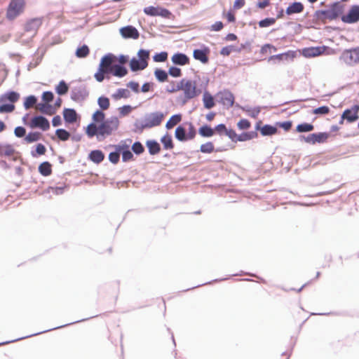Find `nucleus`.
Here are the masks:
<instances>
[{
    "instance_id": "1",
    "label": "nucleus",
    "mask_w": 359,
    "mask_h": 359,
    "mask_svg": "<svg viewBox=\"0 0 359 359\" xmlns=\"http://www.w3.org/2000/svg\"><path fill=\"white\" fill-rule=\"evenodd\" d=\"M128 61V57L121 55L118 57L112 53L104 55L101 60L95 79L98 82H102L105 78L109 79L110 75L116 77H123L128 74L126 67L121 65H125Z\"/></svg>"
},
{
    "instance_id": "2",
    "label": "nucleus",
    "mask_w": 359,
    "mask_h": 359,
    "mask_svg": "<svg viewBox=\"0 0 359 359\" xmlns=\"http://www.w3.org/2000/svg\"><path fill=\"white\" fill-rule=\"evenodd\" d=\"M26 8L25 0H11L6 11V18L8 21H13L22 15Z\"/></svg>"
},
{
    "instance_id": "3",
    "label": "nucleus",
    "mask_w": 359,
    "mask_h": 359,
    "mask_svg": "<svg viewBox=\"0 0 359 359\" xmlns=\"http://www.w3.org/2000/svg\"><path fill=\"white\" fill-rule=\"evenodd\" d=\"M19 99L20 94L14 91H10L1 95L0 96V102H10L11 103L0 105V114L13 112L15 108L13 104Z\"/></svg>"
},
{
    "instance_id": "4",
    "label": "nucleus",
    "mask_w": 359,
    "mask_h": 359,
    "mask_svg": "<svg viewBox=\"0 0 359 359\" xmlns=\"http://www.w3.org/2000/svg\"><path fill=\"white\" fill-rule=\"evenodd\" d=\"M181 90L186 100L193 99L201 93V90L197 87L196 81L187 79H182Z\"/></svg>"
},
{
    "instance_id": "5",
    "label": "nucleus",
    "mask_w": 359,
    "mask_h": 359,
    "mask_svg": "<svg viewBox=\"0 0 359 359\" xmlns=\"http://www.w3.org/2000/svg\"><path fill=\"white\" fill-rule=\"evenodd\" d=\"M339 60L350 67L359 64V46L343 50Z\"/></svg>"
},
{
    "instance_id": "6",
    "label": "nucleus",
    "mask_w": 359,
    "mask_h": 359,
    "mask_svg": "<svg viewBox=\"0 0 359 359\" xmlns=\"http://www.w3.org/2000/svg\"><path fill=\"white\" fill-rule=\"evenodd\" d=\"M120 121L116 116H111L99 125V135H110L119 127Z\"/></svg>"
},
{
    "instance_id": "7",
    "label": "nucleus",
    "mask_w": 359,
    "mask_h": 359,
    "mask_svg": "<svg viewBox=\"0 0 359 359\" xmlns=\"http://www.w3.org/2000/svg\"><path fill=\"white\" fill-rule=\"evenodd\" d=\"M164 118L163 113L156 111L147 114L142 121V128H151L161 125Z\"/></svg>"
},
{
    "instance_id": "8",
    "label": "nucleus",
    "mask_w": 359,
    "mask_h": 359,
    "mask_svg": "<svg viewBox=\"0 0 359 359\" xmlns=\"http://www.w3.org/2000/svg\"><path fill=\"white\" fill-rule=\"evenodd\" d=\"M341 13V6L338 4H334L329 9L319 11L318 17L323 21L333 20L337 18Z\"/></svg>"
},
{
    "instance_id": "9",
    "label": "nucleus",
    "mask_w": 359,
    "mask_h": 359,
    "mask_svg": "<svg viewBox=\"0 0 359 359\" xmlns=\"http://www.w3.org/2000/svg\"><path fill=\"white\" fill-rule=\"evenodd\" d=\"M359 104H354L349 109L344 111L339 121L340 124H343L344 121L348 123H353L359 118Z\"/></svg>"
},
{
    "instance_id": "10",
    "label": "nucleus",
    "mask_w": 359,
    "mask_h": 359,
    "mask_svg": "<svg viewBox=\"0 0 359 359\" xmlns=\"http://www.w3.org/2000/svg\"><path fill=\"white\" fill-rule=\"evenodd\" d=\"M28 126L31 128H40L43 131L48 130L50 128L48 120L42 116L33 117L29 122Z\"/></svg>"
},
{
    "instance_id": "11",
    "label": "nucleus",
    "mask_w": 359,
    "mask_h": 359,
    "mask_svg": "<svg viewBox=\"0 0 359 359\" xmlns=\"http://www.w3.org/2000/svg\"><path fill=\"white\" fill-rule=\"evenodd\" d=\"M144 13L150 16H161L169 18L171 13L166 8L161 7L148 6L144 8Z\"/></svg>"
},
{
    "instance_id": "12",
    "label": "nucleus",
    "mask_w": 359,
    "mask_h": 359,
    "mask_svg": "<svg viewBox=\"0 0 359 359\" xmlns=\"http://www.w3.org/2000/svg\"><path fill=\"white\" fill-rule=\"evenodd\" d=\"M341 20L349 24L359 21V6H353L346 15L341 16Z\"/></svg>"
},
{
    "instance_id": "13",
    "label": "nucleus",
    "mask_w": 359,
    "mask_h": 359,
    "mask_svg": "<svg viewBox=\"0 0 359 359\" xmlns=\"http://www.w3.org/2000/svg\"><path fill=\"white\" fill-rule=\"evenodd\" d=\"M120 33L125 39H137L140 36L138 30L131 25L122 27L120 29Z\"/></svg>"
},
{
    "instance_id": "14",
    "label": "nucleus",
    "mask_w": 359,
    "mask_h": 359,
    "mask_svg": "<svg viewBox=\"0 0 359 359\" xmlns=\"http://www.w3.org/2000/svg\"><path fill=\"white\" fill-rule=\"evenodd\" d=\"M217 95L220 100V102L224 106L231 107L233 105L234 96L230 91L224 90L223 91L219 92Z\"/></svg>"
},
{
    "instance_id": "15",
    "label": "nucleus",
    "mask_w": 359,
    "mask_h": 359,
    "mask_svg": "<svg viewBox=\"0 0 359 359\" xmlns=\"http://www.w3.org/2000/svg\"><path fill=\"white\" fill-rule=\"evenodd\" d=\"M171 60L173 64L180 66L189 65L190 62L189 57L181 53L174 54L171 57Z\"/></svg>"
},
{
    "instance_id": "16",
    "label": "nucleus",
    "mask_w": 359,
    "mask_h": 359,
    "mask_svg": "<svg viewBox=\"0 0 359 359\" xmlns=\"http://www.w3.org/2000/svg\"><path fill=\"white\" fill-rule=\"evenodd\" d=\"M325 47H311L303 50V55L306 57H316L323 53Z\"/></svg>"
},
{
    "instance_id": "17",
    "label": "nucleus",
    "mask_w": 359,
    "mask_h": 359,
    "mask_svg": "<svg viewBox=\"0 0 359 359\" xmlns=\"http://www.w3.org/2000/svg\"><path fill=\"white\" fill-rule=\"evenodd\" d=\"M260 121L257 123L256 129L259 130L263 136L273 135L278 131L276 127L270 125H264L263 127H260Z\"/></svg>"
},
{
    "instance_id": "18",
    "label": "nucleus",
    "mask_w": 359,
    "mask_h": 359,
    "mask_svg": "<svg viewBox=\"0 0 359 359\" xmlns=\"http://www.w3.org/2000/svg\"><path fill=\"white\" fill-rule=\"evenodd\" d=\"M41 25V21L39 18H34L28 21L25 25V30L27 32H32L35 34Z\"/></svg>"
},
{
    "instance_id": "19",
    "label": "nucleus",
    "mask_w": 359,
    "mask_h": 359,
    "mask_svg": "<svg viewBox=\"0 0 359 359\" xmlns=\"http://www.w3.org/2000/svg\"><path fill=\"white\" fill-rule=\"evenodd\" d=\"M304 6L301 2H294L286 9V14L288 15L300 13L304 11Z\"/></svg>"
},
{
    "instance_id": "20",
    "label": "nucleus",
    "mask_w": 359,
    "mask_h": 359,
    "mask_svg": "<svg viewBox=\"0 0 359 359\" xmlns=\"http://www.w3.org/2000/svg\"><path fill=\"white\" fill-rule=\"evenodd\" d=\"M88 158L93 163L98 164L104 160V155L100 150H93L89 154Z\"/></svg>"
},
{
    "instance_id": "21",
    "label": "nucleus",
    "mask_w": 359,
    "mask_h": 359,
    "mask_svg": "<svg viewBox=\"0 0 359 359\" xmlns=\"http://www.w3.org/2000/svg\"><path fill=\"white\" fill-rule=\"evenodd\" d=\"M15 154V149L11 144H0V156L11 157Z\"/></svg>"
},
{
    "instance_id": "22",
    "label": "nucleus",
    "mask_w": 359,
    "mask_h": 359,
    "mask_svg": "<svg viewBox=\"0 0 359 359\" xmlns=\"http://www.w3.org/2000/svg\"><path fill=\"white\" fill-rule=\"evenodd\" d=\"M39 172L45 177L50 175L52 173L51 164L47 161L43 162L39 166Z\"/></svg>"
},
{
    "instance_id": "23",
    "label": "nucleus",
    "mask_w": 359,
    "mask_h": 359,
    "mask_svg": "<svg viewBox=\"0 0 359 359\" xmlns=\"http://www.w3.org/2000/svg\"><path fill=\"white\" fill-rule=\"evenodd\" d=\"M193 56L196 60H199L203 63H207L208 62V57L205 50L196 49L194 50Z\"/></svg>"
},
{
    "instance_id": "24",
    "label": "nucleus",
    "mask_w": 359,
    "mask_h": 359,
    "mask_svg": "<svg viewBox=\"0 0 359 359\" xmlns=\"http://www.w3.org/2000/svg\"><path fill=\"white\" fill-rule=\"evenodd\" d=\"M64 118L67 123H74L76 121V113L74 109H65L63 112Z\"/></svg>"
},
{
    "instance_id": "25",
    "label": "nucleus",
    "mask_w": 359,
    "mask_h": 359,
    "mask_svg": "<svg viewBox=\"0 0 359 359\" xmlns=\"http://www.w3.org/2000/svg\"><path fill=\"white\" fill-rule=\"evenodd\" d=\"M182 79L179 81H171L166 86V91L169 93H175L181 90Z\"/></svg>"
},
{
    "instance_id": "26",
    "label": "nucleus",
    "mask_w": 359,
    "mask_h": 359,
    "mask_svg": "<svg viewBox=\"0 0 359 359\" xmlns=\"http://www.w3.org/2000/svg\"><path fill=\"white\" fill-rule=\"evenodd\" d=\"M146 144L150 154L155 155L159 153L161 147L160 144L154 140H149L147 142Z\"/></svg>"
},
{
    "instance_id": "27",
    "label": "nucleus",
    "mask_w": 359,
    "mask_h": 359,
    "mask_svg": "<svg viewBox=\"0 0 359 359\" xmlns=\"http://www.w3.org/2000/svg\"><path fill=\"white\" fill-rule=\"evenodd\" d=\"M198 133L202 137H210L215 135V130L210 126L204 125L199 128Z\"/></svg>"
},
{
    "instance_id": "28",
    "label": "nucleus",
    "mask_w": 359,
    "mask_h": 359,
    "mask_svg": "<svg viewBox=\"0 0 359 359\" xmlns=\"http://www.w3.org/2000/svg\"><path fill=\"white\" fill-rule=\"evenodd\" d=\"M161 142L165 149H172L174 148L172 137L169 134H166L163 136L161 139Z\"/></svg>"
},
{
    "instance_id": "29",
    "label": "nucleus",
    "mask_w": 359,
    "mask_h": 359,
    "mask_svg": "<svg viewBox=\"0 0 359 359\" xmlns=\"http://www.w3.org/2000/svg\"><path fill=\"white\" fill-rule=\"evenodd\" d=\"M130 67L132 71L136 72L138 70H142L145 69L147 67L144 65L142 66V61L135 57H133L131 59L130 62Z\"/></svg>"
},
{
    "instance_id": "30",
    "label": "nucleus",
    "mask_w": 359,
    "mask_h": 359,
    "mask_svg": "<svg viewBox=\"0 0 359 359\" xmlns=\"http://www.w3.org/2000/svg\"><path fill=\"white\" fill-rule=\"evenodd\" d=\"M182 120L181 114H175L172 116L170 119L166 123V128L168 129H171L177 124H178Z\"/></svg>"
},
{
    "instance_id": "31",
    "label": "nucleus",
    "mask_w": 359,
    "mask_h": 359,
    "mask_svg": "<svg viewBox=\"0 0 359 359\" xmlns=\"http://www.w3.org/2000/svg\"><path fill=\"white\" fill-rule=\"evenodd\" d=\"M257 137V133L254 131L243 133L238 136V142H245L250 140Z\"/></svg>"
},
{
    "instance_id": "32",
    "label": "nucleus",
    "mask_w": 359,
    "mask_h": 359,
    "mask_svg": "<svg viewBox=\"0 0 359 359\" xmlns=\"http://www.w3.org/2000/svg\"><path fill=\"white\" fill-rule=\"evenodd\" d=\"M137 55L139 57V60L142 61V65L147 67L148 66V60L149 58V52L146 50L141 49L138 51Z\"/></svg>"
},
{
    "instance_id": "33",
    "label": "nucleus",
    "mask_w": 359,
    "mask_h": 359,
    "mask_svg": "<svg viewBox=\"0 0 359 359\" xmlns=\"http://www.w3.org/2000/svg\"><path fill=\"white\" fill-rule=\"evenodd\" d=\"M36 108L42 113L52 115L54 114V111L50 105L47 103H40L37 105Z\"/></svg>"
},
{
    "instance_id": "34",
    "label": "nucleus",
    "mask_w": 359,
    "mask_h": 359,
    "mask_svg": "<svg viewBox=\"0 0 359 359\" xmlns=\"http://www.w3.org/2000/svg\"><path fill=\"white\" fill-rule=\"evenodd\" d=\"M313 128V125L308 123H303L297 126L296 131L298 133H306L312 131Z\"/></svg>"
},
{
    "instance_id": "35",
    "label": "nucleus",
    "mask_w": 359,
    "mask_h": 359,
    "mask_svg": "<svg viewBox=\"0 0 359 359\" xmlns=\"http://www.w3.org/2000/svg\"><path fill=\"white\" fill-rule=\"evenodd\" d=\"M41 138V134L39 132H32V133H28L25 136V140L27 143H32V142L38 141Z\"/></svg>"
},
{
    "instance_id": "36",
    "label": "nucleus",
    "mask_w": 359,
    "mask_h": 359,
    "mask_svg": "<svg viewBox=\"0 0 359 359\" xmlns=\"http://www.w3.org/2000/svg\"><path fill=\"white\" fill-rule=\"evenodd\" d=\"M86 134L89 137H93L96 135H99V126H97L95 123H90L87 126Z\"/></svg>"
},
{
    "instance_id": "37",
    "label": "nucleus",
    "mask_w": 359,
    "mask_h": 359,
    "mask_svg": "<svg viewBox=\"0 0 359 359\" xmlns=\"http://www.w3.org/2000/svg\"><path fill=\"white\" fill-rule=\"evenodd\" d=\"M90 53V50L88 46L83 45L81 47L77 48L76 51V56L79 58H83L87 57Z\"/></svg>"
},
{
    "instance_id": "38",
    "label": "nucleus",
    "mask_w": 359,
    "mask_h": 359,
    "mask_svg": "<svg viewBox=\"0 0 359 359\" xmlns=\"http://www.w3.org/2000/svg\"><path fill=\"white\" fill-rule=\"evenodd\" d=\"M329 137H330V134L327 133H314L315 144L324 143V142H327Z\"/></svg>"
},
{
    "instance_id": "39",
    "label": "nucleus",
    "mask_w": 359,
    "mask_h": 359,
    "mask_svg": "<svg viewBox=\"0 0 359 359\" xmlns=\"http://www.w3.org/2000/svg\"><path fill=\"white\" fill-rule=\"evenodd\" d=\"M130 96V92L127 89L120 88L118 89L116 93L112 97L115 100H119L121 98H128Z\"/></svg>"
},
{
    "instance_id": "40",
    "label": "nucleus",
    "mask_w": 359,
    "mask_h": 359,
    "mask_svg": "<svg viewBox=\"0 0 359 359\" xmlns=\"http://www.w3.org/2000/svg\"><path fill=\"white\" fill-rule=\"evenodd\" d=\"M215 150V146L212 142H208L200 147V151L204 154H210Z\"/></svg>"
},
{
    "instance_id": "41",
    "label": "nucleus",
    "mask_w": 359,
    "mask_h": 359,
    "mask_svg": "<svg viewBox=\"0 0 359 359\" xmlns=\"http://www.w3.org/2000/svg\"><path fill=\"white\" fill-rule=\"evenodd\" d=\"M154 75L160 82H164L168 80V73L165 70L156 69L154 72Z\"/></svg>"
},
{
    "instance_id": "42",
    "label": "nucleus",
    "mask_w": 359,
    "mask_h": 359,
    "mask_svg": "<svg viewBox=\"0 0 359 359\" xmlns=\"http://www.w3.org/2000/svg\"><path fill=\"white\" fill-rule=\"evenodd\" d=\"M203 100L206 109H211L215 106L214 99L210 94H205Z\"/></svg>"
},
{
    "instance_id": "43",
    "label": "nucleus",
    "mask_w": 359,
    "mask_h": 359,
    "mask_svg": "<svg viewBox=\"0 0 359 359\" xmlns=\"http://www.w3.org/2000/svg\"><path fill=\"white\" fill-rule=\"evenodd\" d=\"M36 98L34 95H29L25 98L24 102V107L26 109H29L34 107V105L36 103Z\"/></svg>"
},
{
    "instance_id": "44",
    "label": "nucleus",
    "mask_w": 359,
    "mask_h": 359,
    "mask_svg": "<svg viewBox=\"0 0 359 359\" xmlns=\"http://www.w3.org/2000/svg\"><path fill=\"white\" fill-rule=\"evenodd\" d=\"M68 86L64 81H61L56 87V92L57 94L62 95L68 92Z\"/></svg>"
},
{
    "instance_id": "45",
    "label": "nucleus",
    "mask_w": 359,
    "mask_h": 359,
    "mask_svg": "<svg viewBox=\"0 0 359 359\" xmlns=\"http://www.w3.org/2000/svg\"><path fill=\"white\" fill-rule=\"evenodd\" d=\"M175 137L180 141H184L187 138L186 137V132L184 128L179 126L175 130Z\"/></svg>"
},
{
    "instance_id": "46",
    "label": "nucleus",
    "mask_w": 359,
    "mask_h": 359,
    "mask_svg": "<svg viewBox=\"0 0 359 359\" xmlns=\"http://www.w3.org/2000/svg\"><path fill=\"white\" fill-rule=\"evenodd\" d=\"M55 134L57 137L62 141H66L70 137L69 133L65 129H57L55 132Z\"/></svg>"
},
{
    "instance_id": "47",
    "label": "nucleus",
    "mask_w": 359,
    "mask_h": 359,
    "mask_svg": "<svg viewBox=\"0 0 359 359\" xmlns=\"http://www.w3.org/2000/svg\"><path fill=\"white\" fill-rule=\"evenodd\" d=\"M105 114L100 110H97L93 115V121L95 123H102L104 121Z\"/></svg>"
},
{
    "instance_id": "48",
    "label": "nucleus",
    "mask_w": 359,
    "mask_h": 359,
    "mask_svg": "<svg viewBox=\"0 0 359 359\" xmlns=\"http://www.w3.org/2000/svg\"><path fill=\"white\" fill-rule=\"evenodd\" d=\"M97 102H98L100 107L102 110H107V109H109V105H110L109 100V98H107L106 97H99Z\"/></svg>"
},
{
    "instance_id": "49",
    "label": "nucleus",
    "mask_w": 359,
    "mask_h": 359,
    "mask_svg": "<svg viewBox=\"0 0 359 359\" xmlns=\"http://www.w3.org/2000/svg\"><path fill=\"white\" fill-rule=\"evenodd\" d=\"M276 22V19L273 18H265L264 20H262L259 22V27H267L269 26L273 25Z\"/></svg>"
},
{
    "instance_id": "50",
    "label": "nucleus",
    "mask_w": 359,
    "mask_h": 359,
    "mask_svg": "<svg viewBox=\"0 0 359 359\" xmlns=\"http://www.w3.org/2000/svg\"><path fill=\"white\" fill-rule=\"evenodd\" d=\"M237 127L239 130H248L251 127V123L245 118L241 119L237 123Z\"/></svg>"
},
{
    "instance_id": "51",
    "label": "nucleus",
    "mask_w": 359,
    "mask_h": 359,
    "mask_svg": "<svg viewBox=\"0 0 359 359\" xmlns=\"http://www.w3.org/2000/svg\"><path fill=\"white\" fill-rule=\"evenodd\" d=\"M168 59V53L166 52H161L157 53L154 56V60L157 62H165Z\"/></svg>"
},
{
    "instance_id": "52",
    "label": "nucleus",
    "mask_w": 359,
    "mask_h": 359,
    "mask_svg": "<svg viewBox=\"0 0 359 359\" xmlns=\"http://www.w3.org/2000/svg\"><path fill=\"white\" fill-rule=\"evenodd\" d=\"M223 17H225L229 22H234L236 21V18L233 8L230 9L227 13L224 12Z\"/></svg>"
},
{
    "instance_id": "53",
    "label": "nucleus",
    "mask_w": 359,
    "mask_h": 359,
    "mask_svg": "<svg viewBox=\"0 0 359 359\" xmlns=\"http://www.w3.org/2000/svg\"><path fill=\"white\" fill-rule=\"evenodd\" d=\"M227 128L226 126L223 123L219 124L214 128L215 133H217L219 135H225L227 132Z\"/></svg>"
},
{
    "instance_id": "54",
    "label": "nucleus",
    "mask_w": 359,
    "mask_h": 359,
    "mask_svg": "<svg viewBox=\"0 0 359 359\" xmlns=\"http://www.w3.org/2000/svg\"><path fill=\"white\" fill-rule=\"evenodd\" d=\"M168 74L173 77H180L182 76V71L178 67H171L168 69Z\"/></svg>"
},
{
    "instance_id": "55",
    "label": "nucleus",
    "mask_w": 359,
    "mask_h": 359,
    "mask_svg": "<svg viewBox=\"0 0 359 359\" xmlns=\"http://www.w3.org/2000/svg\"><path fill=\"white\" fill-rule=\"evenodd\" d=\"M330 108L327 106H322L318 107L313 111L314 114H327L330 113Z\"/></svg>"
},
{
    "instance_id": "56",
    "label": "nucleus",
    "mask_w": 359,
    "mask_h": 359,
    "mask_svg": "<svg viewBox=\"0 0 359 359\" xmlns=\"http://www.w3.org/2000/svg\"><path fill=\"white\" fill-rule=\"evenodd\" d=\"M132 149L136 154H140L144 150V147L139 142H136L133 144Z\"/></svg>"
},
{
    "instance_id": "57",
    "label": "nucleus",
    "mask_w": 359,
    "mask_h": 359,
    "mask_svg": "<svg viewBox=\"0 0 359 359\" xmlns=\"http://www.w3.org/2000/svg\"><path fill=\"white\" fill-rule=\"evenodd\" d=\"M226 135L229 137V138L234 142H238V135L236 133V131L233 129H228L226 133Z\"/></svg>"
},
{
    "instance_id": "58",
    "label": "nucleus",
    "mask_w": 359,
    "mask_h": 359,
    "mask_svg": "<svg viewBox=\"0 0 359 359\" xmlns=\"http://www.w3.org/2000/svg\"><path fill=\"white\" fill-rule=\"evenodd\" d=\"M119 114L122 116L129 114L132 111V107L129 105H125L118 109Z\"/></svg>"
},
{
    "instance_id": "59",
    "label": "nucleus",
    "mask_w": 359,
    "mask_h": 359,
    "mask_svg": "<svg viewBox=\"0 0 359 359\" xmlns=\"http://www.w3.org/2000/svg\"><path fill=\"white\" fill-rule=\"evenodd\" d=\"M14 133L18 137H22L26 134V130L22 126H18L14 130Z\"/></svg>"
},
{
    "instance_id": "60",
    "label": "nucleus",
    "mask_w": 359,
    "mask_h": 359,
    "mask_svg": "<svg viewBox=\"0 0 359 359\" xmlns=\"http://www.w3.org/2000/svg\"><path fill=\"white\" fill-rule=\"evenodd\" d=\"M42 100L48 103L53 100V94L52 92L46 91L42 95Z\"/></svg>"
},
{
    "instance_id": "61",
    "label": "nucleus",
    "mask_w": 359,
    "mask_h": 359,
    "mask_svg": "<svg viewBox=\"0 0 359 359\" xmlns=\"http://www.w3.org/2000/svg\"><path fill=\"white\" fill-rule=\"evenodd\" d=\"M120 155L118 152H111L109 154V160L112 163H117L119 161Z\"/></svg>"
},
{
    "instance_id": "62",
    "label": "nucleus",
    "mask_w": 359,
    "mask_h": 359,
    "mask_svg": "<svg viewBox=\"0 0 359 359\" xmlns=\"http://www.w3.org/2000/svg\"><path fill=\"white\" fill-rule=\"evenodd\" d=\"M133 157L132 152L129 150L123 151L122 153V159L123 161H128Z\"/></svg>"
},
{
    "instance_id": "63",
    "label": "nucleus",
    "mask_w": 359,
    "mask_h": 359,
    "mask_svg": "<svg viewBox=\"0 0 359 359\" xmlns=\"http://www.w3.org/2000/svg\"><path fill=\"white\" fill-rule=\"evenodd\" d=\"M273 50V51H276L277 48L271 44H265L262 47L261 52L262 53H266L268 52V50Z\"/></svg>"
},
{
    "instance_id": "64",
    "label": "nucleus",
    "mask_w": 359,
    "mask_h": 359,
    "mask_svg": "<svg viewBox=\"0 0 359 359\" xmlns=\"http://www.w3.org/2000/svg\"><path fill=\"white\" fill-rule=\"evenodd\" d=\"M46 151L45 146L42 144H38L36 147V152L39 155H43Z\"/></svg>"
}]
</instances>
